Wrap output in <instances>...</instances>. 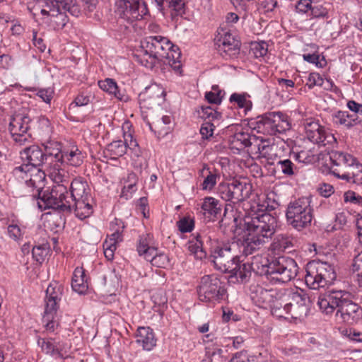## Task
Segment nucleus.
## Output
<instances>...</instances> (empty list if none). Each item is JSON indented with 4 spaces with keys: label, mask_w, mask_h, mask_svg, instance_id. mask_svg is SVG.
Here are the masks:
<instances>
[{
    "label": "nucleus",
    "mask_w": 362,
    "mask_h": 362,
    "mask_svg": "<svg viewBox=\"0 0 362 362\" xmlns=\"http://www.w3.org/2000/svg\"><path fill=\"white\" fill-rule=\"evenodd\" d=\"M317 305L326 315L336 311L335 319L338 323L354 325L362 320V308L353 301L352 294L345 290L332 288L320 293Z\"/></svg>",
    "instance_id": "7ed1b4c3"
},
{
    "label": "nucleus",
    "mask_w": 362,
    "mask_h": 362,
    "mask_svg": "<svg viewBox=\"0 0 362 362\" xmlns=\"http://www.w3.org/2000/svg\"><path fill=\"white\" fill-rule=\"evenodd\" d=\"M258 260L252 259L250 264H240V262H235L234 269L226 272L230 274L228 281L230 283L245 284L249 281L252 271L261 275H266L267 279L274 284L287 283L297 275L298 267L296 261L291 257H279L272 261L268 267L262 266L261 271H259Z\"/></svg>",
    "instance_id": "f03ea898"
},
{
    "label": "nucleus",
    "mask_w": 362,
    "mask_h": 362,
    "mask_svg": "<svg viewBox=\"0 0 362 362\" xmlns=\"http://www.w3.org/2000/svg\"><path fill=\"white\" fill-rule=\"evenodd\" d=\"M45 174L42 170L36 173H31L30 177L26 180L28 187L33 189L31 196L37 199L38 207L41 210L52 209L64 213L72 212V204L68 199V190L66 185H55L51 188L45 187Z\"/></svg>",
    "instance_id": "39448f33"
},
{
    "label": "nucleus",
    "mask_w": 362,
    "mask_h": 362,
    "mask_svg": "<svg viewBox=\"0 0 362 362\" xmlns=\"http://www.w3.org/2000/svg\"><path fill=\"white\" fill-rule=\"evenodd\" d=\"M313 0H299L296 4V11L298 13L305 14L311 11Z\"/></svg>",
    "instance_id": "5fc2aeb1"
},
{
    "label": "nucleus",
    "mask_w": 362,
    "mask_h": 362,
    "mask_svg": "<svg viewBox=\"0 0 362 362\" xmlns=\"http://www.w3.org/2000/svg\"><path fill=\"white\" fill-rule=\"evenodd\" d=\"M347 222V217L344 213H339L336 215L334 228H341L346 225Z\"/></svg>",
    "instance_id": "774afa93"
},
{
    "label": "nucleus",
    "mask_w": 362,
    "mask_h": 362,
    "mask_svg": "<svg viewBox=\"0 0 362 362\" xmlns=\"http://www.w3.org/2000/svg\"><path fill=\"white\" fill-rule=\"evenodd\" d=\"M136 338V343L146 351L152 350L156 344L154 333L150 327H139Z\"/></svg>",
    "instance_id": "b1692460"
},
{
    "label": "nucleus",
    "mask_w": 362,
    "mask_h": 362,
    "mask_svg": "<svg viewBox=\"0 0 362 362\" xmlns=\"http://www.w3.org/2000/svg\"><path fill=\"white\" fill-rule=\"evenodd\" d=\"M33 123L32 119L24 113L18 112L9 116L7 129L16 144L23 146L31 141Z\"/></svg>",
    "instance_id": "9b49d317"
},
{
    "label": "nucleus",
    "mask_w": 362,
    "mask_h": 362,
    "mask_svg": "<svg viewBox=\"0 0 362 362\" xmlns=\"http://www.w3.org/2000/svg\"><path fill=\"white\" fill-rule=\"evenodd\" d=\"M159 9L162 10L164 7L169 8L174 13L172 15L182 16L185 13V2L184 0H155Z\"/></svg>",
    "instance_id": "2f4dec72"
},
{
    "label": "nucleus",
    "mask_w": 362,
    "mask_h": 362,
    "mask_svg": "<svg viewBox=\"0 0 362 362\" xmlns=\"http://www.w3.org/2000/svg\"><path fill=\"white\" fill-rule=\"evenodd\" d=\"M164 95L165 91L161 87L152 85L139 94V103L144 108H153L164 100Z\"/></svg>",
    "instance_id": "6ab92c4d"
},
{
    "label": "nucleus",
    "mask_w": 362,
    "mask_h": 362,
    "mask_svg": "<svg viewBox=\"0 0 362 362\" xmlns=\"http://www.w3.org/2000/svg\"><path fill=\"white\" fill-rule=\"evenodd\" d=\"M124 141L127 146V151H130L132 157L139 158L141 154L140 148H139L137 141L133 139L131 134H124Z\"/></svg>",
    "instance_id": "79ce46f5"
},
{
    "label": "nucleus",
    "mask_w": 362,
    "mask_h": 362,
    "mask_svg": "<svg viewBox=\"0 0 362 362\" xmlns=\"http://www.w3.org/2000/svg\"><path fill=\"white\" fill-rule=\"evenodd\" d=\"M83 156L77 148H72L69 152H64L61 154L56 153L54 160L59 161L66 160L71 165L79 166L83 163Z\"/></svg>",
    "instance_id": "7c9ffc66"
},
{
    "label": "nucleus",
    "mask_w": 362,
    "mask_h": 362,
    "mask_svg": "<svg viewBox=\"0 0 362 362\" xmlns=\"http://www.w3.org/2000/svg\"><path fill=\"white\" fill-rule=\"evenodd\" d=\"M332 173L334 176L345 180L348 182L357 185L362 184V165L356 161L354 164H352L348 170L344 171L343 173L340 174L337 169H334Z\"/></svg>",
    "instance_id": "5701e85b"
},
{
    "label": "nucleus",
    "mask_w": 362,
    "mask_h": 362,
    "mask_svg": "<svg viewBox=\"0 0 362 362\" xmlns=\"http://www.w3.org/2000/svg\"><path fill=\"white\" fill-rule=\"evenodd\" d=\"M63 292V287L57 282L52 283L46 290L45 313H54L58 308Z\"/></svg>",
    "instance_id": "4be33fe9"
},
{
    "label": "nucleus",
    "mask_w": 362,
    "mask_h": 362,
    "mask_svg": "<svg viewBox=\"0 0 362 362\" xmlns=\"http://www.w3.org/2000/svg\"><path fill=\"white\" fill-rule=\"evenodd\" d=\"M198 113L199 116L205 122H211L215 119H219L221 117L220 112L209 106L202 107L201 110H199Z\"/></svg>",
    "instance_id": "a19ab883"
},
{
    "label": "nucleus",
    "mask_w": 362,
    "mask_h": 362,
    "mask_svg": "<svg viewBox=\"0 0 362 362\" xmlns=\"http://www.w3.org/2000/svg\"><path fill=\"white\" fill-rule=\"evenodd\" d=\"M46 8L41 10L43 15L57 16L69 13L73 16H78L80 9L74 0H45Z\"/></svg>",
    "instance_id": "a211bd4d"
},
{
    "label": "nucleus",
    "mask_w": 362,
    "mask_h": 362,
    "mask_svg": "<svg viewBox=\"0 0 362 362\" xmlns=\"http://www.w3.org/2000/svg\"><path fill=\"white\" fill-rule=\"evenodd\" d=\"M201 174L204 177L202 184V189L211 190L216 185L217 179L219 178V174L216 170L211 171L209 168L205 166L201 170Z\"/></svg>",
    "instance_id": "473e14b6"
},
{
    "label": "nucleus",
    "mask_w": 362,
    "mask_h": 362,
    "mask_svg": "<svg viewBox=\"0 0 362 362\" xmlns=\"http://www.w3.org/2000/svg\"><path fill=\"white\" fill-rule=\"evenodd\" d=\"M192 236V238L189 240L187 243L188 250L197 259H202L206 256V252L203 249L201 236L199 234L196 235H193Z\"/></svg>",
    "instance_id": "72a5a7b5"
},
{
    "label": "nucleus",
    "mask_w": 362,
    "mask_h": 362,
    "mask_svg": "<svg viewBox=\"0 0 362 362\" xmlns=\"http://www.w3.org/2000/svg\"><path fill=\"white\" fill-rule=\"evenodd\" d=\"M305 134L308 140L320 146H333L337 143L334 134L322 126L317 119L310 117L303 122Z\"/></svg>",
    "instance_id": "ddd939ff"
},
{
    "label": "nucleus",
    "mask_w": 362,
    "mask_h": 362,
    "mask_svg": "<svg viewBox=\"0 0 362 362\" xmlns=\"http://www.w3.org/2000/svg\"><path fill=\"white\" fill-rule=\"evenodd\" d=\"M257 141L258 139L255 135H251L249 132L243 131L235 132L230 139L231 144L237 149L250 146Z\"/></svg>",
    "instance_id": "393cba45"
},
{
    "label": "nucleus",
    "mask_w": 362,
    "mask_h": 362,
    "mask_svg": "<svg viewBox=\"0 0 362 362\" xmlns=\"http://www.w3.org/2000/svg\"><path fill=\"white\" fill-rule=\"evenodd\" d=\"M57 164L54 165L52 169H50L49 176L56 185L64 184L67 186L69 183L68 176L64 170L57 167Z\"/></svg>",
    "instance_id": "ea45409f"
},
{
    "label": "nucleus",
    "mask_w": 362,
    "mask_h": 362,
    "mask_svg": "<svg viewBox=\"0 0 362 362\" xmlns=\"http://www.w3.org/2000/svg\"><path fill=\"white\" fill-rule=\"evenodd\" d=\"M223 95V93L217 86H213L211 91L206 93L205 98L209 103L218 105L221 103Z\"/></svg>",
    "instance_id": "de8ad7c7"
},
{
    "label": "nucleus",
    "mask_w": 362,
    "mask_h": 362,
    "mask_svg": "<svg viewBox=\"0 0 362 362\" xmlns=\"http://www.w3.org/2000/svg\"><path fill=\"white\" fill-rule=\"evenodd\" d=\"M296 160L304 163H310L315 160V156L307 151H300L296 156Z\"/></svg>",
    "instance_id": "052dcab7"
},
{
    "label": "nucleus",
    "mask_w": 362,
    "mask_h": 362,
    "mask_svg": "<svg viewBox=\"0 0 362 362\" xmlns=\"http://www.w3.org/2000/svg\"><path fill=\"white\" fill-rule=\"evenodd\" d=\"M222 353H223V351L221 349L208 347L206 349L205 356L202 360L201 362H212L213 357H215V356L220 357L221 356Z\"/></svg>",
    "instance_id": "bf43d9fd"
},
{
    "label": "nucleus",
    "mask_w": 362,
    "mask_h": 362,
    "mask_svg": "<svg viewBox=\"0 0 362 362\" xmlns=\"http://www.w3.org/2000/svg\"><path fill=\"white\" fill-rule=\"evenodd\" d=\"M38 343L40 344L42 349L45 351L47 354H50L52 356L57 355L59 357L62 358L63 356L61 352L56 347L54 341L52 339H42V341H40Z\"/></svg>",
    "instance_id": "49530a36"
},
{
    "label": "nucleus",
    "mask_w": 362,
    "mask_h": 362,
    "mask_svg": "<svg viewBox=\"0 0 362 362\" xmlns=\"http://www.w3.org/2000/svg\"><path fill=\"white\" fill-rule=\"evenodd\" d=\"M305 271V281L311 289L323 288L332 284L337 277L333 266L325 262H310Z\"/></svg>",
    "instance_id": "6e6552de"
},
{
    "label": "nucleus",
    "mask_w": 362,
    "mask_h": 362,
    "mask_svg": "<svg viewBox=\"0 0 362 362\" xmlns=\"http://www.w3.org/2000/svg\"><path fill=\"white\" fill-rule=\"evenodd\" d=\"M250 125L257 132L268 135L283 134L291 127L287 115L280 112H271L258 116Z\"/></svg>",
    "instance_id": "1a4fd4ad"
},
{
    "label": "nucleus",
    "mask_w": 362,
    "mask_h": 362,
    "mask_svg": "<svg viewBox=\"0 0 362 362\" xmlns=\"http://www.w3.org/2000/svg\"><path fill=\"white\" fill-rule=\"evenodd\" d=\"M309 197H300L291 202L286 209V217L288 225L300 231L311 225L313 209Z\"/></svg>",
    "instance_id": "0eeeda50"
},
{
    "label": "nucleus",
    "mask_w": 362,
    "mask_h": 362,
    "mask_svg": "<svg viewBox=\"0 0 362 362\" xmlns=\"http://www.w3.org/2000/svg\"><path fill=\"white\" fill-rule=\"evenodd\" d=\"M257 148L259 158H265L269 164L274 163V160L277 158V147L274 144H271L268 141L262 139L257 144Z\"/></svg>",
    "instance_id": "a878e982"
},
{
    "label": "nucleus",
    "mask_w": 362,
    "mask_h": 362,
    "mask_svg": "<svg viewBox=\"0 0 362 362\" xmlns=\"http://www.w3.org/2000/svg\"><path fill=\"white\" fill-rule=\"evenodd\" d=\"M288 298V288L276 291V294L269 305L273 316L277 318L289 319Z\"/></svg>",
    "instance_id": "aec40b11"
},
{
    "label": "nucleus",
    "mask_w": 362,
    "mask_h": 362,
    "mask_svg": "<svg viewBox=\"0 0 362 362\" xmlns=\"http://www.w3.org/2000/svg\"><path fill=\"white\" fill-rule=\"evenodd\" d=\"M258 4L264 9V11H272L277 5L276 0H258Z\"/></svg>",
    "instance_id": "0e129e2a"
},
{
    "label": "nucleus",
    "mask_w": 362,
    "mask_h": 362,
    "mask_svg": "<svg viewBox=\"0 0 362 362\" xmlns=\"http://www.w3.org/2000/svg\"><path fill=\"white\" fill-rule=\"evenodd\" d=\"M303 58L305 61L315 64L317 66L322 67V65L320 61V55L317 54H304Z\"/></svg>",
    "instance_id": "338daca9"
},
{
    "label": "nucleus",
    "mask_w": 362,
    "mask_h": 362,
    "mask_svg": "<svg viewBox=\"0 0 362 362\" xmlns=\"http://www.w3.org/2000/svg\"><path fill=\"white\" fill-rule=\"evenodd\" d=\"M310 14L315 18H328L329 10L322 4H315L312 5Z\"/></svg>",
    "instance_id": "8fccbe9b"
},
{
    "label": "nucleus",
    "mask_w": 362,
    "mask_h": 362,
    "mask_svg": "<svg viewBox=\"0 0 362 362\" xmlns=\"http://www.w3.org/2000/svg\"><path fill=\"white\" fill-rule=\"evenodd\" d=\"M149 259H146L149 261L151 264L159 268L166 269L170 267V262L168 257L163 252H158L157 248L153 255L150 256Z\"/></svg>",
    "instance_id": "4c0bfd02"
},
{
    "label": "nucleus",
    "mask_w": 362,
    "mask_h": 362,
    "mask_svg": "<svg viewBox=\"0 0 362 362\" xmlns=\"http://www.w3.org/2000/svg\"><path fill=\"white\" fill-rule=\"evenodd\" d=\"M8 233L10 238L14 240H18L24 234V228H21L18 224L13 222L8 226Z\"/></svg>",
    "instance_id": "3c124183"
},
{
    "label": "nucleus",
    "mask_w": 362,
    "mask_h": 362,
    "mask_svg": "<svg viewBox=\"0 0 362 362\" xmlns=\"http://www.w3.org/2000/svg\"><path fill=\"white\" fill-rule=\"evenodd\" d=\"M351 115L344 111H338L333 117V121L335 124L344 125L347 127L354 125V119H351Z\"/></svg>",
    "instance_id": "c03bdc74"
},
{
    "label": "nucleus",
    "mask_w": 362,
    "mask_h": 362,
    "mask_svg": "<svg viewBox=\"0 0 362 362\" xmlns=\"http://www.w3.org/2000/svg\"><path fill=\"white\" fill-rule=\"evenodd\" d=\"M252 50L256 57H264L267 53V45L265 42L255 43Z\"/></svg>",
    "instance_id": "680f3d73"
},
{
    "label": "nucleus",
    "mask_w": 362,
    "mask_h": 362,
    "mask_svg": "<svg viewBox=\"0 0 362 362\" xmlns=\"http://www.w3.org/2000/svg\"><path fill=\"white\" fill-rule=\"evenodd\" d=\"M324 80L317 73L310 74L306 86L310 88H313L315 86H322Z\"/></svg>",
    "instance_id": "4d7b16f0"
},
{
    "label": "nucleus",
    "mask_w": 362,
    "mask_h": 362,
    "mask_svg": "<svg viewBox=\"0 0 362 362\" xmlns=\"http://www.w3.org/2000/svg\"><path fill=\"white\" fill-rule=\"evenodd\" d=\"M215 45L223 57H236L240 49V42L230 33L221 29L215 37Z\"/></svg>",
    "instance_id": "f3484780"
},
{
    "label": "nucleus",
    "mask_w": 362,
    "mask_h": 362,
    "mask_svg": "<svg viewBox=\"0 0 362 362\" xmlns=\"http://www.w3.org/2000/svg\"><path fill=\"white\" fill-rule=\"evenodd\" d=\"M21 158L25 160L28 163L14 168L16 174L18 173H25L35 171L37 173V167L49 166L54 160L52 153H47L37 145H32L25 148L21 151Z\"/></svg>",
    "instance_id": "9d476101"
},
{
    "label": "nucleus",
    "mask_w": 362,
    "mask_h": 362,
    "mask_svg": "<svg viewBox=\"0 0 362 362\" xmlns=\"http://www.w3.org/2000/svg\"><path fill=\"white\" fill-rule=\"evenodd\" d=\"M108 243H103V250H104V255L105 257L107 260H112L114 257V253L117 248L116 245H112V242Z\"/></svg>",
    "instance_id": "e2e57ef3"
},
{
    "label": "nucleus",
    "mask_w": 362,
    "mask_h": 362,
    "mask_svg": "<svg viewBox=\"0 0 362 362\" xmlns=\"http://www.w3.org/2000/svg\"><path fill=\"white\" fill-rule=\"evenodd\" d=\"M98 86L103 90L113 95L120 100H123L122 95L118 90L117 83L113 79L107 78L103 81H99Z\"/></svg>",
    "instance_id": "e433bc0d"
},
{
    "label": "nucleus",
    "mask_w": 362,
    "mask_h": 362,
    "mask_svg": "<svg viewBox=\"0 0 362 362\" xmlns=\"http://www.w3.org/2000/svg\"><path fill=\"white\" fill-rule=\"evenodd\" d=\"M218 192L223 199L237 204L250 197L252 185L245 182L233 180L230 183L220 184Z\"/></svg>",
    "instance_id": "4468645a"
},
{
    "label": "nucleus",
    "mask_w": 362,
    "mask_h": 362,
    "mask_svg": "<svg viewBox=\"0 0 362 362\" xmlns=\"http://www.w3.org/2000/svg\"><path fill=\"white\" fill-rule=\"evenodd\" d=\"M156 247L153 245V237L150 234L139 236L137 244V252L140 256L149 259L156 252Z\"/></svg>",
    "instance_id": "bb28decb"
},
{
    "label": "nucleus",
    "mask_w": 362,
    "mask_h": 362,
    "mask_svg": "<svg viewBox=\"0 0 362 362\" xmlns=\"http://www.w3.org/2000/svg\"><path fill=\"white\" fill-rule=\"evenodd\" d=\"M288 300L289 318L301 319L307 315L308 297L303 290L298 288H288Z\"/></svg>",
    "instance_id": "dca6fc26"
},
{
    "label": "nucleus",
    "mask_w": 362,
    "mask_h": 362,
    "mask_svg": "<svg viewBox=\"0 0 362 362\" xmlns=\"http://www.w3.org/2000/svg\"><path fill=\"white\" fill-rule=\"evenodd\" d=\"M230 103H235L240 108L250 110L252 107L251 101L247 100L245 94L233 93L229 99Z\"/></svg>",
    "instance_id": "a18cd8bd"
},
{
    "label": "nucleus",
    "mask_w": 362,
    "mask_h": 362,
    "mask_svg": "<svg viewBox=\"0 0 362 362\" xmlns=\"http://www.w3.org/2000/svg\"><path fill=\"white\" fill-rule=\"evenodd\" d=\"M71 287L74 291L79 294H83L88 290V280L83 267L75 269L71 281Z\"/></svg>",
    "instance_id": "cd10ccee"
},
{
    "label": "nucleus",
    "mask_w": 362,
    "mask_h": 362,
    "mask_svg": "<svg viewBox=\"0 0 362 362\" xmlns=\"http://www.w3.org/2000/svg\"><path fill=\"white\" fill-rule=\"evenodd\" d=\"M274 289H266L258 284H252L249 287L250 298L257 306L263 307L270 305L271 301L276 294Z\"/></svg>",
    "instance_id": "412c9836"
},
{
    "label": "nucleus",
    "mask_w": 362,
    "mask_h": 362,
    "mask_svg": "<svg viewBox=\"0 0 362 362\" xmlns=\"http://www.w3.org/2000/svg\"><path fill=\"white\" fill-rule=\"evenodd\" d=\"M215 126L210 122H204L200 128V134L203 139H208L214 134Z\"/></svg>",
    "instance_id": "13d9d810"
},
{
    "label": "nucleus",
    "mask_w": 362,
    "mask_h": 362,
    "mask_svg": "<svg viewBox=\"0 0 362 362\" xmlns=\"http://www.w3.org/2000/svg\"><path fill=\"white\" fill-rule=\"evenodd\" d=\"M345 203H351L362 206V197L356 194L355 192L349 190L344 194Z\"/></svg>",
    "instance_id": "603ef678"
},
{
    "label": "nucleus",
    "mask_w": 362,
    "mask_h": 362,
    "mask_svg": "<svg viewBox=\"0 0 362 362\" xmlns=\"http://www.w3.org/2000/svg\"><path fill=\"white\" fill-rule=\"evenodd\" d=\"M318 192L324 197H329L334 193V188L329 184L323 183L320 185Z\"/></svg>",
    "instance_id": "69168bd1"
},
{
    "label": "nucleus",
    "mask_w": 362,
    "mask_h": 362,
    "mask_svg": "<svg viewBox=\"0 0 362 362\" xmlns=\"http://www.w3.org/2000/svg\"><path fill=\"white\" fill-rule=\"evenodd\" d=\"M330 160L333 165L341 167L344 171L348 170L356 162V158L351 155L339 151L332 152Z\"/></svg>",
    "instance_id": "c756f323"
},
{
    "label": "nucleus",
    "mask_w": 362,
    "mask_h": 362,
    "mask_svg": "<svg viewBox=\"0 0 362 362\" xmlns=\"http://www.w3.org/2000/svg\"><path fill=\"white\" fill-rule=\"evenodd\" d=\"M35 124L39 133L47 134L50 132V122L45 117H39Z\"/></svg>",
    "instance_id": "6e6d98bb"
},
{
    "label": "nucleus",
    "mask_w": 362,
    "mask_h": 362,
    "mask_svg": "<svg viewBox=\"0 0 362 362\" xmlns=\"http://www.w3.org/2000/svg\"><path fill=\"white\" fill-rule=\"evenodd\" d=\"M276 169L288 176L295 173V165L289 159L279 160L276 163Z\"/></svg>",
    "instance_id": "37998d69"
},
{
    "label": "nucleus",
    "mask_w": 362,
    "mask_h": 362,
    "mask_svg": "<svg viewBox=\"0 0 362 362\" xmlns=\"http://www.w3.org/2000/svg\"><path fill=\"white\" fill-rule=\"evenodd\" d=\"M226 293L224 283L216 274L204 276L197 287L199 299L203 302H213L223 299Z\"/></svg>",
    "instance_id": "f8f14e48"
},
{
    "label": "nucleus",
    "mask_w": 362,
    "mask_h": 362,
    "mask_svg": "<svg viewBox=\"0 0 362 362\" xmlns=\"http://www.w3.org/2000/svg\"><path fill=\"white\" fill-rule=\"evenodd\" d=\"M107 151L113 158L120 157L127 153V146L121 140L114 141L107 147Z\"/></svg>",
    "instance_id": "58836bf2"
},
{
    "label": "nucleus",
    "mask_w": 362,
    "mask_h": 362,
    "mask_svg": "<svg viewBox=\"0 0 362 362\" xmlns=\"http://www.w3.org/2000/svg\"><path fill=\"white\" fill-rule=\"evenodd\" d=\"M48 246L47 244H42L33 247L32 254L33 258L38 262L44 261L45 257L48 253Z\"/></svg>",
    "instance_id": "09e8293b"
},
{
    "label": "nucleus",
    "mask_w": 362,
    "mask_h": 362,
    "mask_svg": "<svg viewBox=\"0 0 362 362\" xmlns=\"http://www.w3.org/2000/svg\"><path fill=\"white\" fill-rule=\"evenodd\" d=\"M268 206H252L243 217L244 234L228 243L213 244L210 257L215 267L223 272L234 269L235 262H241L242 256H248L260 250L269 241L277 226L276 218L264 211Z\"/></svg>",
    "instance_id": "f257e3e1"
},
{
    "label": "nucleus",
    "mask_w": 362,
    "mask_h": 362,
    "mask_svg": "<svg viewBox=\"0 0 362 362\" xmlns=\"http://www.w3.org/2000/svg\"><path fill=\"white\" fill-rule=\"evenodd\" d=\"M148 12L142 0H117L115 13L121 19L127 22L140 20Z\"/></svg>",
    "instance_id": "2eb2a0df"
},
{
    "label": "nucleus",
    "mask_w": 362,
    "mask_h": 362,
    "mask_svg": "<svg viewBox=\"0 0 362 362\" xmlns=\"http://www.w3.org/2000/svg\"><path fill=\"white\" fill-rule=\"evenodd\" d=\"M124 225L121 220L115 219L111 223V228L114 231L110 236L109 239L105 240V243H110L112 242L113 245L117 246V243L122 240V232Z\"/></svg>",
    "instance_id": "c9c22d12"
},
{
    "label": "nucleus",
    "mask_w": 362,
    "mask_h": 362,
    "mask_svg": "<svg viewBox=\"0 0 362 362\" xmlns=\"http://www.w3.org/2000/svg\"><path fill=\"white\" fill-rule=\"evenodd\" d=\"M203 214L206 216L209 220L216 218L218 214H220L221 211V205L219 201L214 197H206L201 206Z\"/></svg>",
    "instance_id": "c85d7f7f"
},
{
    "label": "nucleus",
    "mask_w": 362,
    "mask_h": 362,
    "mask_svg": "<svg viewBox=\"0 0 362 362\" xmlns=\"http://www.w3.org/2000/svg\"><path fill=\"white\" fill-rule=\"evenodd\" d=\"M141 48L136 58L144 66L151 69L158 62H163L176 71L181 69L180 49L166 37L160 35L146 37L141 41Z\"/></svg>",
    "instance_id": "20e7f679"
},
{
    "label": "nucleus",
    "mask_w": 362,
    "mask_h": 362,
    "mask_svg": "<svg viewBox=\"0 0 362 362\" xmlns=\"http://www.w3.org/2000/svg\"><path fill=\"white\" fill-rule=\"evenodd\" d=\"M177 227L182 233H187L192 230L194 221L192 219L184 217L177 222Z\"/></svg>",
    "instance_id": "864d4df0"
},
{
    "label": "nucleus",
    "mask_w": 362,
    "mask_h": 362,
    "mask_svg": "<svg viewBox=\"0 0 362 362\" xmlns=\"http://www.w3.org/2000/svg\"><path fill=\"white\" fill-rule=\"evenodd\" d=\"M72 211L76 217L83 220L89 217L93 213L90 189L87 182L82 177L74 179L70 185Z\"/></svg>",
    "instance_id": "423d86ee"
},
{
    "label": "nucleus",
    "mask_w": 362,
    "mask_h": 362,
    "mask_svg": "<svg viewBox=\"0 0 362 362\" xmlns=\"http://www.w3.org/2000/svg\"><path fill=\"white\" fill-rule=\"evenodd\" d=\"M171 122L170 116L164 115L160 118L155 119L151 124H149L150 129L159 134H167L169 132V124Z\"/></svg>",
    "instance_id": "f704fd0d"
}]
</instances>
